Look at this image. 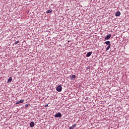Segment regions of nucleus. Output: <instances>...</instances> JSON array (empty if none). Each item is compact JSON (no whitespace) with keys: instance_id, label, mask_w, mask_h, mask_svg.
<instances>
[{"instance_id":"obj_1","label":"nucleus","mask_w":129,"mask_h":129,"mask_svg":"<svg viewBox=\"0 0 129 129\" xmlns=\"http://www.w3.org/2000/svg\"><path fill=\"white\" fill-rule=\"evenodd\" d=\"M56 89L58 91V92H61V91H62V86L61 85H58L56 87Z\"/></svg>"},{"instance_id":"obj_2","label":"nucleus","mask_w":129,"mask_h":129,"mask_svg":"<svg viewBox=\"0 0 129 129\" xmlns=\"http://www.w3.org/2000/svg\"><path fill=\"white\" fill-rule=\"evenodd\" d=\"M54 117H62V114L60 112H58L54 115Z\"/></svg>"},{"instance_id":"obj_3","label":"nucleus","mask_w":129,"mask_h":129,"mask_svg":"<svg viewBox=\"0 0 129 129\" xmlns=\"http://www.w3.org/2000/svg\"><path fill=\"white\" fill-rule=\"evenodd\" d=\"M25 101V100L24 99H21L20 101H17L16 103V104H20V103H23Z\"/></svg>"},{"instance_id":"obj_4","label":"nucleus","mask_w":129,"mask_h":129,"mask_svg":"<svg viewBox=\"0 0 129 129\" xmlns=\"http://www.w3.org/2000/svg\"><path fill=\"white\" fill-rule=\"evenodd\" d=\"M111 37V34H108L107 36L105 38V40L106 41L107 40H109Z\"/></svg>"},{"instance_id":"obj_5","label":"nucleus","mask_w":129,"mask_h":129,"mask_svg":"<svg viewBox=\"0 0 129 129\" xmlns=\"http://www.w3.org/2000/svg\"><path fill=\"white\" fill-rule=\"evenodd\" d=\"M12 81H13V78H12V77H10L8 80V83H11V82H12Z\"/></svg>"},{"instance_id":"obj_6","label":"nucleus","mask_w":129,"mask_h":129,"mask_svg":"<svg viewBox=\"0 0 129 129\" xmlns=\"http://www.w3.org/2000/svg\"><path fill=\"white\" fill-rule=\"evenodd\" d=\"M34 125H35V122H34L33 121L30 122V127H33V126H34Z\"/></svg>"},{"instance_id":"obj_7","label":"nucleus","mask_w":129,"mask_h":129,"mask_svg":"<svg viewBox=\"0 0 129 129\" xmlns=\"http://www.w3.org/2000/svg\"><path fill=\"white\" fill-rule=\"evenodd\" d=\"M115 16H116V17H119V16H120V12L119 11L115 13Z\"/></svg>"},{"instance_id":"obj_8","label":"nucleus","mask_w":129,"mask_h":129,"mask_svg":"<svg viewBox=\"0 0 129 129\" xmlns=\"http://www.w3.org/2000/svg\"><path fill=\"white\" fill-rule=\"evenodd\" d=\"M91 54H92V52H89L87 53L86 57H90V56H91Z\"/></svg>"},{"instance_id":"obj_9","label":"nucleus","mask_w":129,"mask_h":129,"mask_svg":"<svg viewBox=\"0 0 129 129\" xmlns=\"http://www.w3.org/2000/svg\"><path fill=\"white\" fill-rule=\"evenodd\" d=\"M105 44H106V45H107L108 46L111 45L110 44V41H105Z\"/></svg>"},{"instance_id":"obj_10","label":"nucleus","mask_w":129,"mask_h":129,"mask_svg":"<svg viewBox=\"0 0 129 129\" xmlns=\"http://www.w3.org/2000/svg\"><path fill=\"white\" fill-rule=\"evenodd\" d=\"M52 12H53V10H52L51 9L48 10L47 11L46 14H51V13H52Z\"/></svg>"},{"instance_id":"obj_11","label":"nucleus","mask_w":129,"mask_h":129,"mask_svg":"<svg viewBox=\"0 0 129 129\" xmlns=\"http://www.w3.org/2000/svg\"><path fill=\"white\" fill-rule=\"evenodd\" d=\"M110 47H111V45H108V46L107 47V48L106 49V51H108V50H109V49H110Z\"/></svg>"},{"instance_id":"obj_12","label":"nucleus","mask_w":129,"mask_h":129,"mask_svg":"<svg viewBox=\"0 0 129 129\" xmlns=\"http://www.w3.org/2000/svg\"><path fill=\"white\" fill-rule=\"evenodd\" d=\"M71 78L72 79H75V78H76V76L74 75H73L71 77Z\"/></svg>"},{"instance_id":"obj_13","label":"nucleus","mask_w":129,"mask_h":129,"mask_svg":"<svg viewBox=\"0 0 129 129\" xmlns=\"http://www.w3.org/2000/svg\"><path fill=\"white\" fill-rule=\"evenodd\" d=\"M19 42H20V41H19V40L16 41V42L14 43L15 45H17V44H19Z\"/></svg>"},{"instance_id":"obj_14","label":"nucleus","mask_w":129,"mask_h":129,"mask_svg":"<svg viewBox=\"0 0 129 129\" xmlns=\"http://www.w3.org/2000/svg\"><path fill=\"white\" fill-rule=\"evenodd\" d=\"M74 128L76 127V124H73L72 126Z\"/></svg>"},{"instance_id":"obj_15","label":"nucleus","mask_w":129,"mask_h":129,"mask_svg":"<svg viewBox=\"0 0 129 129\" xmlns=\"http://www.w3.org/2000/svg\"><path fill=\"white\" fill-rule=\"evenodd\" d=\"M69 129H74V128H73L72 126L69 127Z\"/></svg>"},{"instance_id":"obj_16","label":"nucleus","mask_w":129,"mask_h":129,"mask_svg":"<svg viewBox=\"0 0 129 129\" xmlns=\"http://www.w3.org/2000/svg\"><path fill=\"white\" fill-rule=\"evenodd\" d=\"M28 106H29V105H28V104L25 105V107H28Z\"/></svg>"},{"instance_id":"obj_17","label":"nucleus","mask_w":129,"mask_h":129,"mask_svg":"<svg viewBox=\"0 0 129 129\" xmlns=\"http://www.w3.org/2000/svg\"><path fill=\"white\" fill-rule=\"evenodd\" d=\"M48 104H47V105H46L45 106V107H48Z\"/></svg>"}]
</instances>
